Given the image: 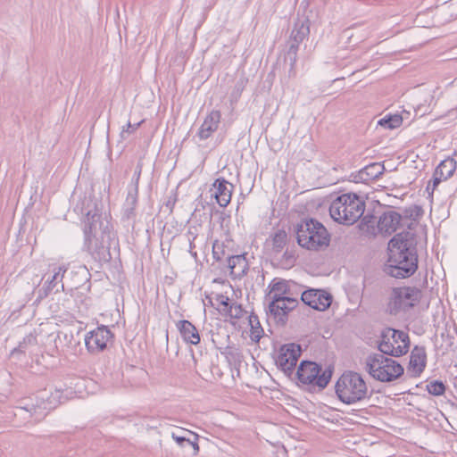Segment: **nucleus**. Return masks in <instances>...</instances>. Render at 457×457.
<instances>
[{
  "label": "nucleus",
  "instance_id": "nucleus-1",
  "mask_svg": "<svg viewBox=\"0 0 457 457\" xmlns=\"http://www.w3.org/2000/svg\"><path fill=\"white\" fill-rule=\"evenodd\" d=\"M81 214L82 250L92 257H120V240L114 231L111 212L94 192L85 195L74 207Z\"/></svg>",
  "mask_w": 457,
  "mask_h": 457
},
{
  "label": "nucleus",
  "instance_id": "nucleus-2",
  "mask_svg": "<svg viewBox=\"0 0 457 457\" xmlns=\"http://www.w3.org/2000/svg\"><path fill=\"white\" fill-rule=\"evenodd\" d=\"M311 21L308 17H297L293 24L289 37L269 76L287 73L288 79L296 76V62L300 45L310 37Z\"/></svg>",
  "mask_w": 457,
  "mask_h": 457
},
{
  "label": "nucleus",
  "instance_id": "nucleus-3",
  "mask_svg": "<svg viewBox=\"0 0 457 457\" xmlns=\"http://www.w3.org/2000/svg\"><path fill=\"white\" fill-rule=\"evenodd\" d=\"M297 244L310 251H324L330 243L331 235L327 228L312 217L302 218L295 226Z\"/></svg>",
  "mask_w": 457,
  "mask_h": 457
},
{
  "label": "nucleus",
  "instance_id": "nucleus-4",
  "mask_svg": "<svg viewBox=\"0 0 457 457\" xmlns=\"http://www.w3.org/2000/svg\"><path fill=\"white\" fill-rule=\"evenodd\" d=\"M365 212V200L356 193L342 194L329 206L331 218L339 224L353 225Z\"/></svg>",
  "mask_w": 457,
  "mask_h": 457
},
{
  "label": "nucleus",
  "instance_id": "nucleus-5",
  "mask_svg": "<svg viewBox=\"0 0 457 457\" xmlns=\"http://www.w3.org/2000/svg\"><path fill=\"white\" fill-rule=\"evenodd\" d=\"M335 390L338 399L345 404L361 403L371 396L363 378L354 371L344 372L337 379Z\"/></svg>",
  "mask_w": 457,
  "mask_h": 457
},
{
  "label": "nucleus",
  "instance_id": "nucleus-6",
  "mask_svg": "<svg viewBox=\"0 0 457 457\" xmlns=\"http://www.w3.org/2000/svg\"><path fill=\"white\" fill-rule=\"evenodd\" d=\"M365 369L376 380L391 382L400 378L403 367L395 360L384 353H372L366 358Z\"/></svg>",
  "mask_w": 457,
  "mask_h": 457
},
{
  "label": "nucleus",
  "instance_id": "nucleus-7",
  "mask_svg": "<svg viewBox=\"0 0 457 457\" xmlns=\"http://www.w3.org/2000/svg\"><path fill=\"white\" fill-rule=\"evenodd\" d=\"M62 392L55 389L47 391L46 389L37 392L35 399H30L23 406L17 407L18 410H24L34 417L36 421H41L49 411L54 410L62 403Z\"/></svg>",
  "mask_w": 457,
  "mask_h": 457
},
{
  "label": "nucleus",
  "instance_id": "nucleus-8",
  "mask_svg": "<svg viewBox=\"0 0 457 457\" xmlns=\"http://www.w3.org/2000/svg\"><path fill=\"white\" fill-rule=\"evenodd\" d=\"M422 297V292L416 287H394L388 297L386 312L397 316L409 312L417 305Z\"/></svg>",
  "mask_w": 457,
  "mask_h": 457
},
{
  "label": "nucleus",
  "instance_id": "nucleus-9",
  "mask_svg": "<svg viewBox=\"0 0 457 457\" xmlns=\"http://www.w3.org/2000/svg\"><path fill=\"white\" fill-rule=\"evenodd\" d=\"M378 350L388 356L400 357L407 353L410 348L409 335L402 330L386 328L381 332Z\"/></svg>",
  "mask_w": 457,
  "mask_h": 457
},
{
  "label": "nucleus",
  "instance_id": "nucleus-10",
  "mask_svg": "<svg viewBox=\"0 0 457 457\" xmlns=\"http://www.w3.org/2000/svg\"><path fill=\"white\" fill-rule=\"evenodd\" d=\"M297 378L304 385L312 387L325 388L332 376L330 368L322 370L321 366L311 361H303L297 369Z\"/></svg>",
  "mask_w": 457,
  "mask_h": 457
},
{
  "label": "nucleus",
  "instance_id": "nucleus-11",
  "mask_svg": "<svg viewBox=\"0 0 457 457\" xmlns=\"http://www.w3.org/2000/svg\"><path fill=\"white\" fill-rule=\"evenodd\" d=\"M419 236L413 231H401L395 233L388 241V257H419Z\"/></svg>",
  "mask_w": 457,
  "mask_h": 457
},
{
  "label": "nucleus",
  "instance_id": "nucleus-12",
  "mask_svg": "<svg viewBox=\"0 0 457 457\" xmlns=\"http://www.w3.org/2000/svg\"><path fill=\"white\" fill-rule=\"evenodd\" d=\"M266 310L269 318H272L277 324L285 325L288 313L298 305V300L295 297H284L283 300L275 298L268 302Z\"/></svg>",
  "mask_w": 457,
  "mask_h": 457
},
{
  "label": "nucleus",
  "instance_id": "nucleus-13",
  "mask_svg": "<svg viewBox=\"0 0 457 457\" xmlns=\"http://www.w3.org/2000/svg\"><path fill=\"white\" fill-rule=\"evenodd\" d=\"M418 269V259H386L384 272L395 278H409Z\"/></svg>",
  "mask_w": 457,
  "mask_h": 457
},
{
  "label": "nucleus",
  "instance_id": "nucleus-14",
  "mask_svg": "<svg viewBox=\"0 0 457 457\" xmlns=\"http://www.w3.org/2000/svg\"><path fill=\"white\" fill-rule=\"evenodd\" d=\"M113 337V333L107 326L101 325L87 333L85 337V345L88 352L99 353L107 347Z\"/></svg>",
  "mask_w": 457,
  "mask_h": 457
},
{
  "label": "nucleus",
  "instance_id": "nucleus-15",
  "mask_svg": "<svg viewBox=\"0 0 457 457\" xmlns=\"http://www.w3.org/2000/svg\"><path fill=\"white\" fill-rule=\"evenodd\" d=\"M204 245V238L195 235L190 228H187L186 232L182 230L180 233L173 236V247L181 253L188 252L192 257H198V252L195 248H202Z\"/></svg>",
  "mask_w": 457,
  "mask_h": 457
},
{
  "label": "nucleus",
  "instance_id": "nucleus-16",
  "mask_svg": "<svg viewBox=\"0 0 457 457\" xmlns=\"http://www.w3.org/2000/svg\"><path fill=\"white\" fill-rule=\"evenodd\" d=\"M137 202L138 196H137V189L135 188L133 191L128 192L120 216V224L127 233H133L135 231L137 216L136 212Z\"/></svg>",
  "mask_w": 457,
  "mask_h": 457
},
{
  "label": "nucleus",
  "instance_id": "nucleus-17",
  "mask_svg": "<svg viewBox=\"0 0 457 457\" xmlns=\"http://www.w3.org/2000/svg\"><path fill=\"white\" fill-rule=\"evenodd\" d=\"M392 209L391 206H387ZM403 223V216L399 212L394 210L384 211L378 219V230L385 236H390L396 232L397 229L404 228Z\"/></svg>",
  "mask_w": 457,
  "mask_h": 457
},
{
  "label": "nucleus",
  "instance_id": "nucleus-18",
  "mask_svg": "<svg viewBox=\"0 0 457 457\" xmlns=\"http://www.w3.org/2000/svg\"><path fill=\"white\" fill-rule=\"evenodd\" d=\"M301 354V348L295 344L283 345L276 359L277 366L285 373L291 374Z\"/></svg>",
  "mask_w": 457,
  "mask_h": 457
},
{
  "label": "nucleus",
  "instance_id": "nucleus-19",
  "mask_svg": "<svg viewBox=\"0 0 457 457\" xmlns=\"http://www.w3.org/2000/svg\"><path fill=\"white\" fill-rule=\"evenodd\" d=\"M301 300L314 310L325 311L331 305L332 296L325 290L311 288L302 293Z\"/></svg>",
  "mask_w": 457,
  "mask_h": 457
},
{
  "label": "nucleus",
  "instance_id": "nucleus-20",
  "mask_svg": "<svg viewBox=\"0 0 457 457\" xmlns=\"http://www.w3.org/2000/svg\"><path fill=\"white\" fill-rule=\"evenodd\" d=\"M427 351L425 346L415 345L411 351L409 363L407 365V376L419 378L427 366Z\"/></svg>",
  "mask_w": 457,
  "mask_h": 457
},
{
  "label": "nucleus",
  "instance_id": "nucleus-21",
  "mask_svg": "<svg viewBox=\"0 0 457 457\" xmlns=\"http://www.w3.org/2000/svg\"><path fill=\"white\" fill-rule=\"evenodd\" d=\"M54 274L48 277L44 285L37 290L38 301L47 297L52 293H58L60 289L63 290L64 287L62 283L66 268L64 266H59L54 269Z\"/></svg>",
  "mask_w": 457,
  "mask_h": 457
},
{
  "label": "nucleus",
  "instance_id": "nucleus-22",
  "mask_svg": "<svg viewBox=\"0 0 457 457\" xmlns=\"http://www.w3.org/2000/svg\"><path fill=\"white\" fill-rule=\"evenodd\" d=\"M385 170V167L380 162H371L360 170L353 172L350 175V180L354 183L368 184L378 179Z\"/></svg>",
  "mask_w": 457,
  "mask_h": 457
},
{
  "label": "nucleus",
  "instance_id": "nucleus-23",
  "mask_svg": "<svg viewBox=\"0 0 457 457\" xmlns=\"http://www.w3.org/2000/svg\"><path fill=\"white\" fill-rule=\"evenodd\" d=\"M212 257H246L233 239L227 238L220 242L215 240L212 246Z\"/></svg>",
  "mask_w": 457,
  "mask_h": 457
},
{
  "label": "nucleus",
  "instance_id": "nucleus-24",
  "mask_svg": "<svg viewBox=\"0 0 457 457\" xmlns=\"http://www.w3.org/2000/svg\"><path fill=\"white\" fill-rule=\"evenodd\" d=\"M212 189L214 192L212 195L216 199L217 204L220 207L228 206L231 201L234 185L223 177H220L214 180L211 190Z\"/></svg>",
  "mask_w": 457,
  "mask_h": 457
},
{
  "label": "nucleus",
  "instance_id": "nucleus-25",
  "mask_svg": "<svg viewBox=\"0 0 457 457\" xmlns=\"http://www.w3.org/2000/svg\"><path fill=\"white\" fill-rule=\"evenodd\" d=\"M220 119V111L212 110L209 112L197 132L199 138L203 140L209 138L218 129Z\"/></svg>",
  "mask_w": 457,
  "mask_h": 457
},
{
  "label": "nucleus",
  "instance_id": "nucleus-26",
  "mask_svg": "<svg viewBox=\"0 0 457 457\" xmlns=\"http://www.w3.org/2000/svg\"><path fill=\"white\" fill-rule=\"evenodd\" d=\"M173 440L179 447L185 449L191 456H195L199 453L198 436L191 431L186 430L185 436H179L173 431Z\"/></svg>",
  "mask_w": 457,
  "mask_h": 457
},
{
  "label": "nucleus",
  "instance_id": "nucleus-27",
  "mask_svg": "<svg viewBox=\"0 0 457 457\" xmlns=\"http://www.w3.org/2000/svg\"><path fill=\"white\" fill-rule=\"evenodd\" d=\"M384 207L385 205L377 200L370 202L368 205L365 204V212L361 217V224L368 228H374L375 226H378V215L382 213L381 209Z\"/></svg>",
  "mask_w": 457,
  "mask_h": 457
},
{
  "label": "nucleus",
  "instance_id": "nucleus-28",
  "mask_svg": "<svg viewBox=\"0 0 457 457\" xmlns=\"http://www.w3.org/2000/svg\"><path fill=\"white\" fill-rule=\"evenodd\" d=\"M269 293L265 296V300L267 302L274 300L275 298L283 300L284 297H293L290 292L289 284L286 280H272L269 285Z\"/></svg>",
  "mask_w": 457,
  "mask_h": 457
},
{
  "label": "nucleus",
  "instance_id": "nucleus-29",
  "mask_svg": "<svg viewBox=\"0 0 457 457\" xmlns=\"http://www.w3.org/2000/svg\"><path fill=\"white\" fill-rule=\"evenodd\" d=\"M176 327L182 339L190 345H197L200 343V335L196 328L188 320H179Z\"/></svg>",
  "mask_w": 457,
  "mask_h": 457
},
{
  "label": "nucleus",
  "instance_id": "nucleus-30",
  "mask_svg": "<svg viewBox=\"0 0 457 457\" xmlns=\"http://www.w3.org/2000/svg\"><path fill=\"white\" fill-rule=\"evenodd\" d=\"M288 241L287 233L285 229H278L270 236V239L266 240V246L271 247V251L275 254L280 253Z\"/></svg>",
  "mask_w": 457,
  "mask_h": 457
},
{
  "label": "nucleus",
  "instance_id": "nucleus-31",
  "mask_svg": "<svg viewBox=\"0 0 457 457\" xmlns=\"http://www.w3.org/2000/svg\"><path fill=\"white\" fill-rule=\"evenodd\" d=\"M456 167V161L453 157H447L440 162L435 171L436 172V175L439 174L444 178V180H446L453 175Z\"/></svg>",
  "mask_w": 457,
  "mask_h": 457
},
{
  "label": "nucleus",
  "instance_id": "nucleus-32",
  "mask_svg": "<svg viewBox=\"0 0 457 457\" xmlns=\"http://www.w3.org/2000/svg\"><path fill=\"white\" fill-rule=\"evenodd\" d=\"M230 273L235 278L244 277L249 269L247 259H228Z\"/></svg>",
  "mask_w": 457,
  "mask_h": 457
},
{
  "label": "nucleus",
  "instance_id": "nucleus-33",
  "mask_svg": "<svg viewBox=\"0 0 457 457\" xmlns=\"http://www.w3.org/2000/svg\"><path fill=\"white\" fill-rule=\"evenodd\" d=\"M400 213L403 216V223H405L407 220L419 222L424 214V210L421 205L411 204L409 207L403 208Z\"/></svg>",
  "mask_w": 457,
  "mask_h": 457
},
{
  "label": "nucleus",
  "instance_id": "nucleus-34",
  "mask_svg": "<svg viewBox=\"0 0 457 457\" xmlns=\"http://www.w3.org/2000/svg\"><path fill=\"white\" fill-rule=\"evenodd\" d=\"M403 124V117L401 114H387L378 121V125L386 129H394L399 128Z\"/></svg>",
  "mask_w": 457,
  "mask_h": 457
},
{
  "label": "nucleus",
  "instance_id": "nucleus-35",
  "mask_svg": "<svg viewBox=\"0 0 457 457\" xmlns=\"http://www.w3.org/2000/svg\"><path fill=\"white\" fill-rule=\"evenodd\" d=\"M249 324L251 326V338L253 341L258 342L262 338L264 331L256 314L251 313L249 315Z\"/></svg>",
  "mask_w": 457,
  "mask_h": 457
},
{
  "label": "nucleus",
  "instance_id": "nucleus-36",
  "mask_svg": "<svg viewBox=\"0 0 457 457\" xmlns=\"http://www.w3.org/2000/svg\"><path fill=\"white\" fill-rule=\"evenodd\" d=\"M37 345V336L34 335L33 333H29L23 338V340L21 342H20L19 345L12 351V353H24L29 345Z\"/></svg>",
  "mask_w": 457,
  "mask_h": 457
},
{
  "label": "nucleus",
  "instance_id": "nucleus-37",
  "mask_svg": "<svg viewBox=\"0 0 457 457\" xmlns=\"http://www.w3.org/2000/svg\"><path fill=\"white\" fill-rule=\"evenodd\" d=\"M427 390L432 395L440 396L445 394V386L440 380H434L427 384Z\"/></svg>",
  "mask_w": 457,
  "mask_h": 457
},
{
  "label": "nucleus",
  "instance_id": "nucleus-38",
  "mask_svg": "<svg viewBox=\"0 0 457 457\" xmlns=\"http://www.w3.org/2000/svg\"><path fill=\"white\" fill-rule=\"evenodd\" d=\"M247 82H248V79L245 77H241L237 81V83L235 84L234 88L230 94L231 101H237L240 98L241 94L244 91Z\"/></svg>",
  "mask_w": 457,
  "mask_h": 457
},
{
  "label": "nucleus",
  "instance_id": "nucleus-39",
  "mask_svg": "<svg viewBox=\"0 0 457 457\" xmlns=\"http://www.w3.org/2000/svg\"><path fill=\"white\" fill-rule=\"evenodd\" d=\"M142 169H143V162L141 160H139L137 163L131 184L129 186V188H128V192H130L131 190L133 191V189L136 188L137 189V196H138V181H139V179L141 176Z\"/></svg>",
  "mask_w": 457,
  "mask_h": 457
},
{
  "label": "nucleus",
  "instance_id": "nucleus-40",
  "mask_svg": "<svg viewBox=\"0 0 457 457\" xmlns=\"http://www.w3.org/2000/svg\"><path fill=\"white\" fill-rule=\"evenodd\" d=\"M145 121V120H142L136 123H131L130 121H128L125 126L122 127V130L120 132V137L125 140L129 137L130 134H133Z\"/></svg>",
  "mask_w": 457,
  "mask_h": 457
},
{
  "label": "nucleus",
  "instance_id": "nucleus-41",
  "mask_svg": "<svg viewBox=\"0 0 457 457\" xmlns=\"http://www.w3.org/2000/svg\"><path fill=\"white\" fill-rule=\"evenodd\" d=\"M442 180H444V178L441 177L439 174L436 175V172L434 171L432 180L429 181L426 187V191L428 193L429 196H433L435 189L437 187V186L440 184Z\"/></svg>",
  "mask_w": 457,
  "mask_h": 457
},
{
  "label": "nucleus",
  "instance_id": "nucleus-42",
  "mask_svg": "<svg viewBox=\"0 0 457 457\" xmlns=\"http://www.w3.org/2000/svg\"><path fill=\"white\" fill-rule=\"evenodd\" d=\"M215 302H216V304H217V309L220 312H226L227 310L228 309V307L230 306L229 304V298L224 295H217L216 297H215Z\"/></svg>",
  "mask_w": 457,
  "mask_h": 457
},
{
  "label": "nucleus",
  "instance_id": "nucleus-43",
  "mask_svg": "<svg viewBox=\"0 0 457 457\" xmlns=\"http://www.w3.org/2000/svg\"><path fill=\"white\" fill-rule=\"evenodd\" d=\"M171 233L170 228L168 227V222H165L162 228V233L161 236V246H162V252H164V245H168V253L170 252V240L169 238V235Z\"/></svg>",
  "mask_w": 457,
  "mask_h": 457
},
{
  "label": "nucleus",
  "instance_id": "nucleus-44",
  "mask_svg": "<svg viewBox=\"0 0 457 457\" xmlns=\"http://www.w3.org/2000/svg\"><path fill=\"white\" fill-rule=\"evenodd\" d=\"M225 313L231 318L240 319L244 314V310L240 304L233 303L230 304V306L228 307Z\"/></svg>",
  "mask_w": 457,
  "mask_h": 457
},
{
  "label": "nucleus",
  "instance_id": "nucleus-45",
  "mask_svg": "<svg viewBox=\"0 0 457 457\" xmlns=\"http://www.w3.org/2000/svg\"><path fill=\"white\" fill-rule=\"evenodd\" d=\"M308 271L312 276H326L330 274V269L328 267H326L324 263H322L317 269H313L312 265H309Z\"/></svg>",
  "mask_w": 457,
  "mask_h": 457
},
{
  "label": "nucleus",
  "instance_id": "nucleus-46",
  "mask_svg": "<svg viewBox=\"0 0 457 457\" xmlns=\"http://www.w3.org/2000/svg\"><path fill=\"white\" fill-rule=\"evenodd\" d=\"M171 213V196L168 197L167 200L163 203V204L161 206L158 217L167 218Z\"/></svg>",
  "mask_w": 457,
  "mask_h": 457
},
{
  "label": "nucleus",
  "instance_id": "nucleus-47",
  "mask_svg": "<svg viewBox=\"0 0 457 457\" xmlns=\"http://www.w3.org/2000/svg\"><path fill=\"white\" fill-rule=\"evenodd\" d=\"M73 338V335L71 332L66 333L63 331H59L57 334V339L62 341V339L64 341H71Z\"/></svg>",
  "mask_w": 457,
  "mask_h": 457
},
{
  "label": "nucleus",
  "instance_id": "nucleus-48",
  "mask_svg": "<svg viewBox=\"0 0 457 457\" xmlns=\"http://www.w3.org/2000/svg\"><path fill=\"white\" fill-rule=\"evenodd\" d=\"M418 223L419 222H416L414 220H407V221H405V226L404 227H406V229H404L403 231H413V232H415L414 230L416 228Z\"/></svg>",
  "mask_w": 457,
  "mask_h": 457
},
{
  "label": "nucleus",
  "instance_id": "nucleus-49",
  "mask_svg": "<svg viewBox=\"0 0 457 457\" xmlns=\"http://www.w3.org/2000/svg\"><path fill=\"white\" fill-rule=\"evenodd\" d=\"M209 249H210V247L206 244V242H204V245L202 248H200V247L195 248V250L198 252V255H204V257L207 255Z\"/></svg>",
  "mask_w": 457,
  "mask_h": 457
},
{
  "label": "nucleus",
  "instance_id": "nucleus-50",
  "mask_svg": "<svg viewBox=\"0 0 457 457\" xmlns=\"http://www.w3.org/2000/svg\"><path fill=\"white\" fill-rule=\"evenodd\" d=\"M33 248H31L29 245H25V247L21 250L22 254H27L29 253V254H32Z\"/></svg>",
  "mask_w": 457,
  "mask_h": 457
},
{
  "label": "nucleus",
  "instance_id": "nucleus-51",
  "mask_svg": "<svg viewBox=\"0 0 457 457\" xmlns=\"http://www.w3.org/2000/svg\"><path fill=\"white\" fill-rule=\"evenodd\" d=\"M165 338H166V345L168 346V344H169V330H168V328L165 329Z\"/></svg>",
  "mask_w": 457,
  "mask_h": 457
},
{
  "label": "nucleus",
  "instance_id": "nucleus-52",
  "mask_svg": "<svg viewBox=\"0 0 457 457\" xmlns=\"http://www.w3.org/2000/svg\"><path fill=\"white\" fill-rule=\"evenodd\" d=\"M281 257L286 258V257H294V256H293V254H289L287 250V251H285V253H283V255Z\"/></svg>",
  "mask_w": 457,
  "mask_h": 457
},
{
  "label": "nucleus",
  "instance_id": "nucleus-53",
  "mask_svg": "<svg viewBox=\"0 0 457 457\" xmlns=\"http://www.w3.org/2000/svg\"><path fill=\"white\" fill-rule=\"evenodd\" d=\"M344 79H345V78H344V77L337 78V79H334L332 80V82L334 83V82H337V81L344 80Z\"/></svg>",
  "mask_w": 457,
  "mask_h": 457
},
{
  "label": "nucleus",
  "instance_id": "nucleus-54",
  "mask_svg": "<svg viewBox=\"0 0 457 457\" xmlns=\"http://www.w3.org/2000/svg\"><path fill=\"white\" fill-rule=\"evenodd\" d=\"M224 215L225 213L224 212H220V219L223 220H224Z\"/></svg>",
  "mask_w": 457,
  "mask_h": 457
},
{
  "label": "nucleus",
  "instance_id": "nucleus-55",
  "mask_svg": "<svg viewBox=\"0 0 457 457\" xmlns=\"http://www.w3.org/2000/svg\"><path fill=\"white\" fill-rule=\"evenodd\" d=\"M438 255H439V253H438V252H436V258H438V257H439Z\"/></svg>",
  "mask_w": 457,
  "mask_h": 457
},
{
  "label": "nucleus",
  "instance_id": "nucleus-56",
  "mask_svg": "<svg viewBox=\"0 0 457 457\" xmlns=\"http://www.w3.org/2000/svg\"><path fill=\"white\" fill-rule=\"evenodd\" d=\"M176 203V198H173V202H172V204L174 205Z\"/></svg>",
  "mask_w": 457,
  "mask_h": 457
},
{
  "label": "nucleus",
  "instance_id": "nucleus-57",
  "mask_svg": "<svg viewBox=\"0 0 457 457\" xmlns=\"http://www.w3.org/2000/svg\"><path fill=\"white\" fill-rule=\"evenodd\" d=\"M105 262H110L112 259H104Z\"/></svg>",
  "mask_w": 457,
  "mask_h": 457
},
{
  "label": "nucleus",
  "instance_id": "nucleus-58",
  "mask_svg": "<svg viewBox=\"0 0 457 457\" xmlns=\"http://www.w3.org/2000/svg\"><path fill=\"white\" fill-rule=\"evenodd\" d=\"M179 436H182V433H179ZM183 436H185V431L183 432Z\"/></svg>",
  "mask_w": 457,
  "mask_h": 457
}]
</instances>
